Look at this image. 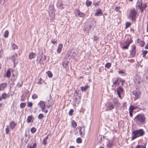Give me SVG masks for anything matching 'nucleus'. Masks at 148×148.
<instances>
[{
	"label": "nucleus",
	"instance_id": "nucleus-30",
	"mask_svg": "<svg viewBox=\"0 0 148 148\" xmlns=\"http://www.w3.org/2000/svg\"><path fill=\"white\" fill-rule=\"evenodd\" d=\"M11 73H10V71L9 69L7 70L6 73V76L7 77H10V75Z\"/></svg>",
	"mask_w": 148,
	"mask_h": 148
},
{
	"label": "nucleus",
	"instance_id": "nucleus-40",
	"mask_svg": "<svg viewBox=\"0 0 148 148\" xmlns=\"http://www.w3.org/2000/svg\"><path fill=\"white\" fill-rule=\"evenodd\" d=\"M113 102L114 105H118L119 103L118 100L116 99H115L113 100Z\"/></svg>",
	"mask_w": 148,
	"mask_h": 148
},
{
	"label": "nucleus",
	"instance_id": "nucleus-22",
	"mask_svg": "<svg viewBox=\"0 0 148 148\" xmlns=\"http://www.w3.org/2000/svg\"><path fill=\"white\" fill-rule=\"evenodd\" d=\"M36 143H34L32 146L29 145H28L27 146V148H36Z\"/></svg>",
	"mask_w": 148,
	"mask_h": 148
},
{
	"label": "nucleus",
	"instance_id": "nucleus-44",
	"mask_svg": "<svg viewBox=\"0 0 148 148\" xmlns=\"http://www.w3.org/2000/svg\"><path fill=\"white\" fill-rule=\"evenodd\" d=\"M76 142L78 143H81L82 142V140L80 138H78L76 140Z\"/></svg>",
	"mask_w": 148,
	"mask_h": 148
},
{
	"label": "nucleus",
	"instance_id": "nucleus-47",
	"mask_svg": "<svg viewBox=\"0 0 148 148\" xmlns=\"http://www.w3.org/2000/svg\"><path fill=\"white\" fill-rule=\"evenodd\" d=\"M37 98H38V96L36 94H34L32 96V98L33 99H36Z\"/></svg>",
	"mask_w": 148,
	"mask_h": 148
},
{
	"label": "nucleus",
	"instance_id": "nucleus-19",
	"mask_svg": "<svg viewBox=\"0 0 148 148\" xmlns=\"http://www.w3.org/2000/svg\"><path fill=\"white\" fill-rule=\"evenodd\" d=\"M7 84L4 83L0 84V91L3 90L6 87Z\"/></svg>",
	"mask_w": 148,
	"mask_h": 148
},
{
	"label": "nucleus",
	"instance_id": "nucleus-20",
	"mask_svg": "<svg viewBox=\"0 0 148 148\" xmlns=\"http://www.w3.org/2000/svg\"><path fill=\"white\" fill-rule=\"evenodd\" d=\"M137 42L138 43L140 44L142 47H143L145 44L144 41H141V40L140 39H137Z\"/></svg>",
	"mask_w": 148,
	"mask_h": 148
},
{
	"label": "nucleus",
	"instance_id": "nucleus-39",
	"mask_svg": "<svg viewBox=\"0 0 148 148\" xmlns=\"http://www.w3.org/2000/svg\"><path fill=\"white\" fill-rule=\"evenodd\" d=\"M26 105V103H21L20 104V107L22 108H24Z\"/></svg>",
	"mask_w": 148,
	"mask_h": 148
},
{
	"label": "nucleus",
	"instance_id": "nucleus-31",
	"mask_svg": "<svg viewBox=\"0 0 148 148\" xmlns=\"http://www.w3.org/2000/svg\"><path fill=\"white\" fill-rule=\"evenodd\" d=\"M134 148H146V146L142 145H138Z\"/></svg>",
	"mask_w": 148,
	"mask_h": 148
},
{
	"label": "nucleus",
	"instance_id": "nucleus-59",
	"mask_svg": "<svg viewBox=\"0 0 148 148\" xmlns=\"http://www.w3.org/2000/svg\"><path fill=\"white\" fill-rule=\"evenodd\" d=\"M17 86L18 87H20L21 86V85L19 83H18L17 84Z\"/></svg>",
	"mask_w": 148,
	"mask_h": 148
},
{
	"label": "nucleus",
	"instance_id": "nucleus-2",
	"mask_svg": "<svg viewBox=\"0 0 148 148\" xmlns=\"http://www.w3.org/2000/svg\"><path fill=\"white\" fill-rule=\"evenodd\" d=\"M136 7H138L139 9L141 10V12H143L144 10L147 8V5L145 3L142 4L141 0H138L136 4Z\"/></svg>",
	"mask_w": 148,
	"mask_h": 148
},
{
	"label": "nucleus",
	"instance_id": "nucleus-46",
	"mask_svg": "<svg viewBox=\"0 0 148 148\" xmlns=\"http://www.w3.org/2000/svg\"><path fill=\"white\" fill-rule=\"evenodd\" d=\"M9 127L7 126L6 128L5 129V132L7 134H8L9 132Z\"/></svg>",
	"mask_w": 148,
	"mask_h": 148
},
{
	"label": "nucleus",
	"instance_id": "nucleus-10",
	"mask_svg": "<svg viewBox=\"0 0 148 148\" xmlns=\"http://www.w3.org/2000/svg\"><path fill=\"white\" fill-rule=\"evenodd\" d=\"M116 90L118 97L119 98H121V96L120 94L123 92V89L121 87H119L117 88Z\"/></svg>",
	"mask_w": 148,
	"mask_h": 148
},
{
	"label": "nucleus",
	"instance_id": "nucleus-4",
	"mask_svg": "<svg viewBox=\"0 0 148 148\" xmlns=\"http://www.w3.org/2000/svg\"><path fill=\"white\" fill-rule=\"evenodd\" d=\"M41 108L42 111L45 113H47L48 112V110L47 109H45V103L44 101H41L38 104Z\"/></svg>",
	"mask_w": 148,
	"mask_h": 148
},
{
	"label": "nucleus",
	"instance_id": "nucleus-29",
	"mask_svg": "<svg viewBox=\"0 0 148 148\" xmlns=\"http://www.w3.org/2000/svg\"><path fill=\"white\" fill-rule=\"evenodd\" d=\"M9 34V32L8 31L6 30V31L4 33V37L6 38L8 37Z\"/></svg>",
	"mask_w": 148,
	"mask_h": 148
},
{
	"label": "nucleus",
	"instance_id": "nucleus-6",
	"mask_svg": "<svg viewBox=\"0 0 148 148\" xmlns=\"http://www.w3.org/2000/svg\"><path fill=\"white\" fill-rule=\"evenodd\" d=\"M136 53V47L134 45H133L131 46L130 55L132 57H134Z\"/></svg>",
	"mask_w": 148,
	"mask_h": 148
},
{
	"label": "nucleus",
	"instance_id": "nucleus-9",
	"mask_svg": "<svg viewBox=\"0 0 148 148\" xmlns=\"http://www.w3.org/2000/svg\"><path fill=\"white\" fill-rule=\"evenodd\" d=\"M102 10L100 9H97L95 11L94 15L96 16H99L102 15Z\"/></svg>",
	"mask_w": 148,
	"mask_h": 148
},
{
	"label": "nucleus",
	"instance_id": "nucleus-51",
	"mask_svg": "<svg viewBox=\"0 0 148 148\" xmlns=\"http://www.w3.org/2000/svg\"><path fill=\"white\" fill-rule=\"evenodd\" d=\"M37 83L39 84H42V81L41 78L39 79V81L37 82Z\"/></svg>",
	"mask_w": 148,
	"mask_h": 148
},
{
	"label": "nucleus",
	"instance_id": "nucleus-58",
	"mask_svg": "<svg viewBox=\"0 0 148 148\" xmlns=\"http://www.w3.org/2000/svg\"><path fill=\"white\" fill-rule=\"evenodd\" d=\"M129 113H130V116L131 117H132V112H129Z\"/></svg>",
	"mask_w": 148,
	"mask_h": 148
},
{
	"label": "nucleus",
	"instance_id": "nucleus-53",
	"mask_svg": "<svg viewBox=\"0 0 148 148\" xmlns=\"http://www.w3.org/2000/svg\"><path fill=\"white\" fill-rule=\"evenodd\" d=\"M132 41L131 39H130L128 42H127L130 45L131 43L132 42Z\"/></svg>",
	"mask_w": 148,
	"mask_h": 148
},
{
	"label": "nucleus",
	"instance_id": "nucleus-28",
	"mask_svg": "<svg viewBox=\"0 0 148 148\" xmlns=\"http://www.w3.org/2000/svg\"><path fill=\"white\" fill-rule=\"evenodd\" d=\"M118 79H116V80L115 81H114L113 82V85L112 86H113L114 85H116V86L119 85V83H118Z\"/></svg>",
	"mask_w": 148,
	"mask_h": 148
},
{
	"label": "nucleus",
	"instance_id": "nucleus-38",
	"mask_svg": "<svg viewBox=\"0 0 148 148\" xmlns=\"http://www.w3.org/2000/svg\"><path fill=\"white\" fill-rule=\"evenodd\" d=\"M111 66V64L110 63H107L105 65V67L108 68V69H109Z\"/></svg>",
	"mask_w": 148,
	"mask_h": 148
},
{
	"label": "nucleus",
	"instance_id": "nucleus-55",
	"mask_svg": "<svg viewBox=\"0 0 148 148\" xmlns=\"http://www.w3.org/2000/svg\"><path fill=\"white\" fill-rule=\"evenodd\" d=\"M98 38L96 36H95L94 37L93 40H97Z\"/></svg>",
	"mask_w": 148,
	"mask_h": 148
},
{
	"label": "nucleus",
	"instance_id": "nucleus-21",
	"mask_svg": "<svg viewBox=\"0 0 148 148\" xmlns=\"http://www.w3.org/2000/svg\"><path fill=\"white\" fill-rule=\"evenodd\" d=\"M71 125L72 126L75 128L77 126V124L76 122L74 120H72L71 122Z\"/></svg>",
	"mask_w": 148,
	"mask_h": 148
},
{
	"label": "nucleus",
	"instance_id": "nucleus-11",
	"mask_svg": "<svg viewBox=\"0 0 148 148\" xmlns=\"http://www.w3.org/2000/svg\"><path fill=\"white\" fill-rule=\"evenodd\" d=\"M133 93L135 95V98L137 99L139 97L141 94L140 92L136 91H134Z\"/></svg>",
	"mask_w": 148,
	"mask_h": 148
},
{
	"label": "nucleus",
	"instance_id": "nucleus-37",
	"mask_svg": "<svg viewBox=\"0 0 148 148\" xmlns=\"http://www.w3.org/2000/svg\"><path fill=\"white\" fill-rule=\"evenodd\" d=\"M131 23L130 22H126L125 23V28L127 29V28L129 27L131 25Z\"/></svg>",
	"mask_w": 148,
	"mask_h": 148
},
{
	"label": "nucleus",
	"instance_id": "nucleus-16",
	"mask_svg": "<svg viewBox=\"0 0 148 148\" xmlns=\"http://www.w3.org/2000/svg\"><path fill=\"white\" fill-rule=\"evenodd\" d=\"M10 128L12 129H13L16 125V123L14 121H12L10 123Z\"/></svg>",
	"mask_w": 148,
	"mask_h": 148
},
{
	"label": "nucleus",
	"instance_id": "nucleus-48",
	"mask_svg": "<svg viewBox=\"0 0 148 148\" xmlns=\"http://www.w3.org/2000/svg\"><path fill=\"white\" fill-rule=\"evenodd\" d=\"M27 106L28 107H32V103L30 102H28L27 103Z\"/></svg>",
	"mask_w": 148,
	"mask_h": 148
},
{
	"label": "nucleus",
	"instance_id": "nucleus-32",
	"mask_svg": "<svg viewBox=\"0 0 148 148\" xmlns=\"http://www.w3.org/2000/svg\"><path fill=\"white\" fill-rule=\"evenodd\" d=\"M82 129H83L84 130V128H83L82 127H79V132L80 133V134L81 136H83L82 132V131H81V130Z\"/></svg>",
	"mask_w": 148,
	"mask_h": 148
},
{
	"label": "nucleus",
	"instance_id": "nucleus-5",
	"mask_svg": "<svg viewBox=\"0 0 148 148\" xmlns=\"http://www.w3.org/2000/svg\"><path fill=\"white\" fill-rule=\"evenodd\" d=\"M137 13L135 9H132L130 10L129 16L131 19L133 20L135 19Z\"/></svg>",
	"mask_w": 148,
	"mask_h": 148
},
{
	"label": "nucleus",
	"instance_id": "nucleus-45",
	"mask_svg": "<svg viewBox=\"0 0 148 148\" xmlns=\"http://www.w3.org/2000/svg\"><path fill=\"white\" fill-rule=\"evenodd\" d=\"M12 47L13 49H16L18 48L17 46L14 44L12 45Z\"/></svg>",
	"mask_w": 148,
	"mask_h": 148
},
{
	"label": "nucleus",
	"instance_id": "nucleus-1",
	"mask_svg": "<svg viewBox=\"0 0 148 148\" xmlns=\"http://www.w3.org/2000/svg\"><path fill=\"white\" fill-rule=\"evenodd\" d=\"M145 132L142 129L134 131L132 132V139L133 140L136 138L143 136Z\"/></svg>",
	"mask_w": 148,
	"mask_h": 148
},
{
	"label": "nucleus",
	"instance_id": "nucleus-61",
	"mask_svg": "<svg viewBox=\"0 0 148 148\" xmlns=\"http://www.w3.org/2000/svg\"><path fill=\"white\" fill-rule=\"evenodd\" d=\"M147 32H148V23L147 24Z\"/></svg>",
	"mask_w": 148,
	"mask_h": 148
},
{
	"label": "nucleus",
	"instance_id": "nucleus-41",
	"mask_svg": "<svg viewBox=\"0 0 148 148\" xmlns=\"http://www.w3.org/2000/svg\"><path fill=\"white\" fill-rule=\"evenodd\" d=\"M86 5L87 6H90V5L91 4V1H88V0L86 1Z\"/></svg>",
	"mask_w": 148,
	"mask_h": 148
},
{
	"label": "nucleus",
	"instance_id": "nucleus-27",
	"mask_svg": "<svg viewBox=\"0 0 148 148\" xmlns=\"http://www.w3.org/2000/svg\"><path fill=\"white\" fill-rule=\"evenodd\" d=\"M32 119V116H28L27 117V122L29 123L31 121V120Z\"/></svg>",
	"mask_w": 148,
	"mask_h": 148
},
{
	"label": "nucleus",
	"instance_id": "nucleus-25",
	"mask_svg": "<svg viewBox=\"0 0 148 148\" xmlns=\"http://www.w3.org/2000/svg\"><path fill=\"white\" fill-rule=\"evenodd\" d=\"M129 45V44L127 42H125V46H124L122 47L123 49H127Z\"/></svg>",
	"mask_w": 148,
	"mask_h": 148
},
{
	"label": "nucleus",
	"instance_id": "nucleus-17",
	"mask_svg": "<svg viewBox=\"0 0 148 148\" xmlns=\"http://www.w3.org/2000/svg\"><path fill=\"white\" fill-rule=\"evenodd\" d=\"M62 44H60L58 46V48L57 50V51L58 53H60L62 51Z\"/></svg>",
	"mask_w": 148,
	"mask_h": 148
},
{
	"label": "nucleus",
	"instance_id": "nucleus-33",
	"mask_svg": "<svg viewBox=\"0 0 148 148\" xmlns=\"http://www.w3.org/2000/svg\"><path fill=\"white\" fill-rule=\"evenodd\" d=\"M48 76L49 77H52L53 75L52 73L50 71H48L47 72Z\"/></svg>",
	"mask_w": 148,
	"mask_h": 148
},
{
	"label": "nucleus",
	"instance_id": "nucleus-14",
	"mask_svg": "<svg viewBox=\"0 0 148 148\" xmlns=\"http://www.w3.org/2000/svg\"><path fill=\"white\" fill-rule=\"evenodd\" d=\"M46 56L44 55L42 56L39 61V63L40 64H43L45 60L46 59Z\"/></svg>",
	"mask_w": 148,
	"mask_h": 148
},
{
	"label": "nucleus",
	"instance_id": "nucleus-64",
	"mask_svg": "<svg viewBox=\"0 0 148 148\" xmlns=\"http://www.w3.org/2000/svg\"><path fill=\"white\" fill-rule=\"evenodd\" d=\"M2 97H1V96H0V101H1L2 99Z\"/></svg>",
	"mask_w": 148,
	"mask_h": 148
},
{
	"label": "nucleus",
	"instance_id": "nucleus-3",
	"mask_svg": "<svg viewBox=\"0 0 148 148\" xmlns=\"http://www.w3.org/2000/svg\"><path fill=\"white\" fill-rule=\"evenodd\" d=\"M134 120L138 123H143L145 120V117L144 115L139 114L135 117Z\"/></svg>",
	"mask_w": 148,
	"mask_h": 148
},
{
	"label": "nucleus",
	"instance_id": "nucleus-49",
	"mask_svg": "<svg viewBox=\"0 0 148 148\" xmlns=\"http://www.w3.org/2000/svg\"><path fill=\"white\" fill-rule=\"evenodd\" d=\"M73 109H71L69 112V115L71 116L72 115L73 113Z\"/></svg>",
	"mask_w": 148,
	"mask_h": 148
},
{
	"label": "nucleus",
	"instance_id": "nucleus-13",
	"mask_svg": "<svg viewBox=\"0 0 148 148\" xmlns=\"http://www.w3.org/2000/svg\"><path fill=\"white\" fill-rule=\"evenodd\" d=\"M108 106H107V110H111L114 108V106L112 103L110 102H109L108 103Z\"/></svg>",
	"mask_w": 148,
	"mask_h": 148
},
{
	"label": "nucleus",
	"instance_id": "nucleus-18",
	"mask_svg": "<svg viewBox=\"0 0 148 148\" xmlns=\"http://www.w3.org/2000/svg\"><path fill=\"white\" fill-rule=\"evenodd\" d=\"M36 54L33 52L30 53L29 56V58L30 59H32L34 58L36 56Z\"/></svg>",
	"mask_w": 148,
	"mask_h": 148
},
{
	"label": "nucleus",
	"instance_id": "nucleus-24",
	"mask_svg": "<svg viewBox=\"0 0 148 148\" xmlns=\"http://www.w3.org/2000/svg\"><path fill=\"white\" fill-rule=\"evenodd\" d=\"M48 138V135L46 137L42 140V143L45 145L46 144L47 142V140Z\"/></svg>",
	"mask_w": 148,
	"mask_h": 148
},
{
	"label": "nucleus",
	"instance_id": "nucleus-8",
	"mask_svg": "<svg viewBox=\"0 0 148 148\" xmlns=\"http://www.w3.org/2000/svg\"><path fill=\"white\" fill-rule=\"evenodd\" d=\"M68 55L69 58H73L76 55L74 51H69L68 52Z\"/></svg>",
	"mask_w": 148,
	"mask_h": 148
},
{
	"label": "nucleus",
	"instance_id": "nucleus-52",
	"mask_svg": "<svg viewBox=\"0 0 148 148\" xmlns=\"http://www.w3.org/2000/svg\"><path fill=\"white\" fill-rule=\"evenodd\" d=\"M13 62L14 64H15V63L16 64L17 63L16 59V58L13 59Z\"/></svg>",
	"mask_w": 148,
	"mask_h": 148
},
{
	"label": "nucleus",
	"instance_id": "nucleus-15",
	"mask_svg": "<svg viewBox=\"0 0 148 148\" xmlns=\"http://www.w3.org/2000/svg\"><path fill=\"white\" fill-rule=\"evenodd\" d=\"M141 81L140 77L139 76H137L134 79V82L135 83H140Z\"/></svg>",
	"mask_w": 148,
	"mask_h": 148
},
{
	"label": "nucleus",
	"instance_id": "nucleus-34",
	"mask_svg": "<svg viewBox=\"0 0 148 148\" xmlns=\"http://www.w3.org/2000/svg\"><path fill=\"white\" fill-rule=\"evenodd\" d=\"M36 131V129L35 127H32L31 129V132L32 133H34Z\"/></svg>",
	"mask_w": 148,
	"mask_h": 148
},
{
	"label": "nucleus",
	"instance_id": "nucleus-50",
	"mask_svg": "<svg viewBox=\"0 0 148 148\" xmlns=\"http://www.w3.org/2000/svg\"><path fill=\"white\" fill-rule=\"evenodd\" d=\"M134 110L133 108H132L131 106L129 108V112H132Z\"/></svg>",
	"mask_w": 148,
	"mask_h": 148
},
{
	"label": "nucleus",
	"instance_id": "nucleus-57",
	"mask_svg": "<svg viewBox=\"0 0 148 148\" xmlns=\"http://www.w3.org/2000/svg\"><path fill=\"white\" fill-rule=\"evenodd\" d=\"M145 48L146 49H148V43H147L145 47Z\"/></svg>",
	"mask_w": 148,
	"mask_h": 148
},
{
	"label": "nucleus",
	"instance_id": "nucleus-7",
	"mask_svg": "<svg viewBox=\"0 0 148 148\" xmlns=\"http://www.w3.org/2000/svg\"><path fill=\"white\" fill-rule=\"evenodd\" d=\"M75 14L77 16H78L80 17L83 18L85 16V14L79 11L77 9H76L75 10Z\"/></svg>",
	"mask_w": 148,
	"mask_h": 148
},
{
	"label": "nucleus",
	"instance_id": "nucleus-56",
	"mask_svg": "<svg viewBox=\"0 0 148 148\" xmlns=\"http://www.w3.org/2000/svg\"><path fill=\"white\" fill-rule=\"evenodd\" d=\"M132 108H133V109L134 110L136 109V108H138L137 106H131Z\"/></svg>",
	"mask_w": 148,
	"mask_h": 148
},
{
	"label": "nucleus",
	"instance_id": "nucleus-43",
	"mask_svg": "<svg viewBox=\"0 0 148 148\" xmlns=\"http://www.w3.org/2000/svg\"><path fill=\"white\" fill-rule=\"evenodd\" d=\"M68 62H64L63 64V67H65L66 69L67 67V65Z\"/></svg>",
	"mask_w": 148,
	"mask_h": 148
},
{
	"label": "nucleus",
	"instance_id": "nucleus-63",
	"mask_svg": "<svg viewBox=\"0 0 148 148\" xmlns=\"http://www.w3.org/2000/svg\"><path fill=\"white\" fill-rule=\"evenodd\" d=\"M50 106H47V105L46 106V107L47 108H49V107Z\"/></svg>",
	"mask_w": 148,
	"mask_h": 148
},
{
	"label": "nucleus",
	"instance_id": "nucleus-23",
	"mask_svg": "<svg viewBox=\"0 0 148 148\" xmlns=\"http://www.w3.org/2000/svg\"><path fill=\"white\" fill-rule=\"evenodd\" d=\"M88 87V86H86L84 87L82 86L80 87L81 90L82 91H85L86 90V89Z\"/></svg>",
	"mask_w": 148,
	"mask_h": 148
},
{
	"label": "nucleus",
	"instance_id": "nucleus-26",
	"mask_svg": "<svg viewBox=\"0 0 148 148\" xmlns=\"http://www.w3.org/2000/svg\"><path fill=\"white\" fill-rule=\"evenodd\" d=\"M142 55L143 56V57H145L146 56V55L148 53V51L147 50H143L142 51Z\"/></svg>",
	"mask_w": 148,
	"mask_h": 148
},
{
	"label": "nucleus",
	"instance_id": "nucleus-35",
	"mask_svg": "<svg viewBox=\"0 0 148 148\" xmlns=\"http://www.w3.org/2000/svg\"><path fill=\"white\" fill-rule=\"evenodd\" d=\"M1 97L2 99H5L7 98V95L5 93H3L1 95Z\"/></svg>",
	"mask_w": 148,
	"mask_h": 148
},
{
	"label": "nucleus",
	"instance_id": "nucleus-12",
	"mask_svg": "<svg viewBox=\"0 0 148 148\" xmlns=\"http://www.w3.org/2000/svg\"><path fill=\"white\" fill-rule=\"evenodd\" d=\"M113 145V142L111 140H108L107 142L106 146L108 148H111Z\"/></svg>",
	"mask_w": 148,
	"mask_h": 148
},
{
	"label": "nucleus",
	"instance_id": "nucleus-54",
	"mask_svg": "<svg viewBox=\"0 0 148 148\" xmlns=\"http://www.w3.org/2000/svg\"><path fill=\"white\" fill-rule=\"evenodd\" d=\"M51 42L52 43H53V44H54L55 43L57 42V40H52L51 41Z\"/></svg>",
	"mask_w": 148,
	"mask_h": 148
},
{
	"label": "nucleus",
	"instance_id": "nucleus-60",
	"mask_svg": "<svg viewBox=\"0 0 148 148\" xmlns=\"http://www.w3.org/2000/svg\"><path fill=\"white\" fill-rule=\"evenodd\" d=\"M119 73H121V74H123L124 73L121 71H119Z\"/></svg>",
	"mask_w": 148,
	"mask_h": 148
},
{
	"label": "nucleus",
	"instance_id": "nucleus-42",
	"mask_svg": "<svg viewBox=\"0 0 148 148\" xmlns=\"http://www.w3.org/2000/svg\"><path fill=\"white\" fill-rule=\"evenodd\" d=\"M58 6L59 7V8L60 9H62L64 8L63 5H64L62 3H59L58 4Z\"/></svg>",
	"mask_w": 148,
	"mask_h": 148
},
{
	"label": "nucleus",
	"instance_id": "nucleus-62",
	"mask_svg": "<svg viewBox=\"0 0 148 148\" xmlns=\"http://www.w3.org/2000/svg\"><path fill=\"white\" fill-rule=\"evenodd\" d=\"M69 148H75L74 147V146H71Z\"/></svg>",
	"mask_w": 148,
	"mask_h": 148
},
{
	"label": "nucleus",
	"instance_id": "nucleus-36",
	"mask_svg": "<svg viewBox=\"0 0 148 148\" xmlns=\"http://www.w3.org/2000/svg\"><path fill=\"white\" fill-rule=\"evenodd\" d=\"M44 117V115L42 114H39L38 116V118L40 119H42Z\"/></svg>",
	"mask_w": 148,
	"mask_h": 148
}]
</instances>
